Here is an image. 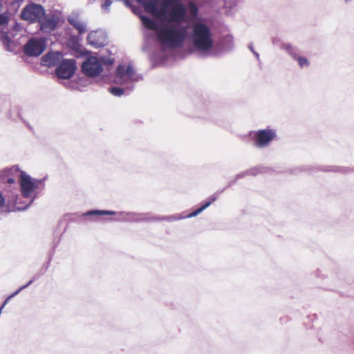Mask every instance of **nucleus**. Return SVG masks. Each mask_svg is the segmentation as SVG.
Here are the masks:
<instances>
[{
    "mask_svg": "<svg viewBox=\"0 0 354 354\" xmlns=\"http://www.w3.org/2000/svg\"><path fill=\"white\" fill-rule=\"evenodd\" d=\"M262 172V168L261 167H253V168H251L248 170H246L245 171H243L240 174H238L236 176V178H235V180L233 181V182H230L229 183V185H231L232 184L234 183L235 181L239 178H243L244 176H248V175H252V176H255L259 173H261Z\"/></svg>",
    "mask_w": 354,
    "mask_h": 354,
    "instance_id": "17",
    "label": "nucleus"
},
{
    "mask_svg": "<svg viewBox=\"0 0 354 354\" xmlns=\"http://www.w3.org/2000/svg\"><path fill=\"white\" fill-rule=\"evenodd\" d=\"M45 14L46 10L41 5L32 3L23 8L21 17L24 20L35 23L38 22Z\"/></svg>",
    "mask_w": 354,
    "mask_h": 354,
    "instance_id": "6",
    "label": "nucleus"
},
{
    "mask_svg": "<svg viewBox=\"0 0 354 354\" xmlns=\"http://www.w3.org/2000/svg\"><path fill=\"white\" fill-rule=\"evenodd\" d=\"M240 1H241V0H235V1H234V4H235V3H238V2H239Z\"/></svg>",
    "mask_w": 354,
    "mask_h": 354,
    "instance_id": "33",
    "label": "nucleus"
},
{
    "mask_svg": "<svg viewBox=\"0 0 354 354\" xmlns=\"http://www.w3.org/2000/svg\"><path fill=\"white\" fill-rule=\"evenodd\" d=\"M122 218L116 219L117 221H140L141 218H138L137 216L134 214L127 213V212H120L118 213Z\"/></svg>",
    "mask_w": 354,
    "mask_h": 354,
    "instance_id": "21",
    "label": "nucleus"
},
{
    "mask_svg": "<svg viewBox=\"0 0 354 354\" xmlns=\"http://www.w3.org/2000/svg\"><path fill=\"white\" fill-rule=\"evenodd\" d=\"M131 9L134 13L137 14L136 10L134 7H132Z\"/></svg>",
    "mask_w": 354,
    "mask_h": 354,
    "instance_id": "32",
    "label": "nucleus"
},
{
    "mask_svg": "<svg viewBox=\"0 0 354 354\" xmlns=\"http://www.w3.org/2000/svg\"><path fill=\"white\" fill-rule=\"evenodd\" d=\"M253 54L255 55V57L259 59V54L255 51H253Z\"/></svg>",
    "mask_w": 354,
    "mask_h": 354,
    "instance_id": "30",
    "label": "nucleus"
},
{
    "mask_svg": "<svg viewBox=\"0 0 354 354\" xmlns=\"http://www.w3.org/2000/svg\"><path fill=\"white\" fill-rule=\"evenodd\" d=\"M77 37H73L71 38L70 42L75 44L77 42Z\"/></svg>",
    "mask_w": 354,
    "mask_h": 354,
    "instance_id": "28",
    "label": "nucleus"
},
{
    "mask_svg": "<svg viewBox=\"0 0 354 354\" xmlns=\"http://www.w3.org/2000/svg\"><path fill=\"white\" fill-rule=\"evenodd\" d=\"M67 21L80 35L84 34L87 31L86 23L82 21L77 14L72 13L68 17Z\"/></svg>",
    "mask_w": 354,
    "mask_h": 354,
    "instance_id": "15",
    "label": "nucleus"
},
{
    "mask_svg": "<svg viewBox=\"0 0 354 354\" xmlns=\"http://www.w3.org/2000/svg\"><path fill=\"white\" fill-rule=\"evenodd\" d=\"M7 182H8V183H10V184H12V183H13L15 182V180H14L13 178H8V179L7 180Z\"/></svg>",
    "mask_w": 354,
    "mask_h": 354,
    "instance_id": "29",
    "label": "nucleus"
},
{
    "mask_svg": "<svg viewBox=\"0 0 354 354\" xmlns=\"http://www.w3.org/2000/svg\"><path fill=\"white\" fill-rule=\"evenodd\" d=\"M76 70L75 60L73 59H63L56 68V74L59 78L70 79Z\"/></svg>",
    "mask_w": 354,
    "mask_h": 354,
    "instance_id": "8",
    "label": "nucleus"
},
{
    "mask_svg": "<svg viewBox=\"0 0 354 354\" xmlns=\"http://www.w3.org/2000/svg\"><path fill=\"white\" fill-rule=\"evenodd\" d=\"M295 59L297 60L298 64L301 68L308 67L310 64L308 60L306 57H299V55Z\"/></svg>",
    "mask_w": 354,
    "mask_h": 354,
    "instance_id": "23",
    "label": "nucleus"
},
{
    "mask_svg": "<svg viewBox=\"0 0 354 354\" xmlns=\"http://www.w3.org/2000/svg\"><path fill=\"white\" fill-rule=\"evenodd\" d=\"M249 48H250V50L252 53H253V51H254L252 45H250V46H249Z\"/></svg>",
    "mask_w": 354,
    "mask_h": 354,
    "instance_id": "31",
    "label": "nucleus"
},
{
    "mask_svg": "<svg viewBox=\"0 0 354 354\" xmlns=\"http://www.w3.org/2000/svg\"><path fill=\"white\" fill-rule=\"evenodd\" d=\"M187 6L190 15L192 17H196L198 11L196 5L194 2L191 1L188 3Z\"/></svg>",
    "mask_w": 354,
    "mask_h": 354,
    "instance_id": "22",
    "label": "nucleus"
},
{
    "mask_svg": "<svg viewBox=\"0 0 354 354\" xmlns=\"http://www.w3.org/2000/svg\"><path fill=\"white\" fill-rule=\"evenodd\" d=\"M63 59L62 54L60 52L48 53L41 57V64L44 66L51 67L58 65Z\"/></svg>",
    "mask_w": 354,
    "mask_h": 354,
    "instance_id": "16",
    "label": "nucleus"
},
{
    "mask_svg": "<svg viewBox=\"0 0 354 354\" xmlns=\"http://www.w3.org/2000/svg\"><path fill=\"white\" fill-rule=\"evenodd\" d=\"M117 213L109 210H91L84 214V216H102V215H115Z\"/></svg>",
    "mask_w": 354,
    "mask_h": 354,
    "instance_id": "19",
    "label": "nucleus"
},
{
    "mask_svg": "<svg viewBox=\"0 0 354 354\" xmlns=\"http://www.w3.org/2000/svg\"><path fill=\"white\" fill-rule=\"evenodd\" d=\"M33 282V280H30L29 281L28 283H26V284H25L24 286H21L20 288H19L16 292H15L14 293H12V295H10V297H13L15 296H16L17 294H19V292L20 291H21L22 290L25 289L26 288L28 287Z\"/></svg>",
    "mask_w": 354,
    "mask_h": 354,
    "instance_id": "25",
    "label": "nucleus"
},
{
    "mask_svg": "<svg viewBox=\"0 0 354 354\" xmlns=\"http://www.w3.org/2000/svg\"><path fill=\"white\" fill-rule=\"evenodd\" d=\"M9 17L7 14H0V39L5 48L8 51H12L14 48V43L12 38L15 33L19 29L20 26L17 24L11 26V29L8 28Z\"/></svg>",
    "mask_w": 354,
    "mask_h": 354,
    "instance_id": "4",
    "label": "nucleus"
},
{
    "mask_svg": "<svg viewBox=\"0 0 354 354\" xmlns=\"http://www.w3.org/2000/svg\"><path fill=\"white\" fill-rule=\"evenodd\" d=\"M162 20L167 24L160 26L156 21L140 16L145 28L155 30L160 43L174 48L180 46L189 36V26L183 23L186 21L187 8L179 0H162L160 4Z\"/></svg>",
    "mask_w": 354,
    "mask_h": 354,
    "instance_id": "1",
    "label": "nucleus"
},
{
    "mask_svg": "<svg viewBox=\"0 0 354 354\" xmlns=\"http://www.w3.org/2000/svg\"><path fill=\"white\" fill-rule=\"evenodd\" d=\"M142 4L147 12L151 14L156 18L162 20V14L160 13V6L158 7L159 0H138Z\"/></svg>",
    "mask_w": 354,
    "mask_h": 354,
    "instance_id": "14",
    "label": "nucleus"
},
{
    "mask_svg": "<svg viewBox=\"0 0 354 354\" xmlns=\"http://www.w3.org/2000/svg\"><path fill=\"white\" fill-rule=\"evenodd\" d=\"M281 48L288 53L293 59H296L299 55L297 49L289 44H283Z\"/></svg>",
    "mask_w": 354,
    "mask_h": 354,
    "instance_id": "18",
    "label": "nucleus"
},
{
    "mask_svg": "<svg viewBox=\"0 0 354 354\" xmlns=\"http://www.w3.org/2000/svg\"><path fill=\"white\" fill-rule=\"evenodd\" d=\"M277 133L274 129H261L255 132L254 136V145L258 148H265L267 147L275 138Z\"/></svg>",
    "mask_w": 354,
    "mask_h": 354,
    "instance_id": "7",
    "label": "nucleus"
},
{
    "mask_svg": "<svg viewBox=\"0 0 354 354\" xmlns=\"http://www.w3.org/2000/svg\"><path fill=\"white\" fill-rule=\"evenodd\" d=\"M33 282V280H30L29 281L28 283H26V284H25L24 286H21L20 288H19L16 292H15L14 293H12V295H10V297H13L15 296H16L17 294H19V292L20 291H21L22 290L25 289L26 288L28 287Z\"/></svg>",
    "mask_w": 354,
    "mask_h": 354,
    "instance_id": "26",
    "label": "nucleus"
},
{
    "mask_svg": "<svg viewBox=\"0 0 354 354\" xmlns=\"http://www.w3.org/2000/svg\"><path fill=\"white\" fill-rule=\"evenodd\" d=\"M44 180H38L31 178L25 172H21L20 175V187L22 196L26 198H30L29 203L23 207H19V209H26L32 203L35 196L32 197L33 192L39 188L40 185H43Z\"/></svg>",
    "mask_w": 354,
    "mask_h": 354,
    "instance_id": "5",
    "label": "nucleus"
},
{
    "mask_svg": "<svg viewBox=\"0 0 354 354\" xmlns=\"http://www.w3.org/2000/svg\"><path fill=\"white\" fill-rule=\"evenodd\" d=\"M109 91L112 95L116 97H120L123 94H129L130 93L125 89L124 86L122 88L113 86L109 88Z\"/></svg>",
    "mask_w": 354,
    "mask_h": 354,
    "instance_id": "20",
    "label": "nucleus"
},
{
    "mask_svg": "<svg viewBox=\"0 0 354 354\" xmlns=\"http://www.w3.org/2000/svg\"><path fill=\"white\" fill-rule=\"evenodd\" d=\"M82 70L88 77L99 76L102 71V62L96 57H90L82 64Z\"/></svg>",
    "mask_w": 354,
    "mask_h": 354,
    "instance_id": "9",
    "label": "nucleus"
},
{
    "mask_svg": "<svg viewBox=\"0 0 354 354\" xmlns=\"http://www.w3.org/2000/svg\"><path fill=\"white\" fill-rule=\"evenodd\" d=\"M113 0H104V2L102 3L101 8L105 12L109 11V8L112 4Z\"/></svg>",
    "mask_w": 354,
    "mask_h": 354,
    "instance_id": "24",
    "label": "nucleus"
},
{
    "mask_svg": "<svg viewBox=\"0 0 354 354\" xmlns=\"http://www.w3.org/2000/svg\"><path fill=\"white\" fill-rule=\"evenodd\" d=\"M59 22V17L54 14H45L38 21L39 29L44 33H50L55 30Z\"/></svg>",
    "mask_w": 354,
    "mask_h": 354,
    "instance_id": "11",
    "label": "nucleus"
},
{
    "mask_svg": "<svg viewBox=\"0 0 354 354\" xmlns=\"http://www.w3.org/2000/svg\"><path fill=\"white\" fill-rule=\"evenodd\" d=\"M189 40L194 52L201 57H208L216 55L213 50L214 34L205 24L198 21L192 25Z\"/></svg>",
    "mask_w": 354,
    "mask_h": 354,
    "instance_id": "2",
    "label": "nucleus"
},
{
    "mask_svg": "<svg viewBox=\"0 0 354 354\" xmlns=\"http://www.w3.org/2000/svg\"><path fill=\"white\" fill-rule=\"evenodd\" d=\"M142 80V75L137 73L131 65H119L114 77L115 83L124 86L129 92H131L136 83Z\"/></svg>",
    "mask_w": 354,
    "mask_h": 354,
    "instance_id": "3",
    "label": "nucleus"
},
{
    "mask_svg": "<svg viewBox=\"0 0 354 354\" xmlns=\"http://www.w3.org/2000/svg\"><path fill=\"white\" fill-rule=\"evenodd\" d=\"M112 63H113V61H112V60L109 61V62H108V64H111Z\"/></svg>",
    "mask_w": 354,
    "mask_h": 354,
    "instance_id": "34",
    "label": "nucleus"
},
{
    "mask_svg": "<svg viewBox=\"0 0 354 354\" xmlns=\"http://www.w3.org/2000/svg\"><path fill=\"white\" fill-rule=\"evenodd\" d=\"M88 44L95 48H98L106 45V36L102 30L91 31L87 36Z\"/></svg>",
    "mask_w": 354,
    "mask_h": 354,
    "instance_id": "12",
    "label": "nucleus"
},
{
    "mask_svg": "<svg viewBox=\"0 0 354 354\" xmlns=\"http://www.w3.org/2000/svg\"><path fill=\"white\" fill-rule=\"evenodd\" d=\"M46 48V41L41 38H32L24 46L26 55L32 57L40 55Z\"/></svg>",
    "mask_w": 354,
    "mask_h": 354,
    "instance_id": "10",
    "label": "nucleus"
},
{
    "mask_svg": "<svg viewBox=\"0 0 354 354\" xmlns=\"http://www.w3.org/2000/svg\"><path fill=\"white\" fill-rule=\"evenodd\" d=\"M219 194H220V192H216V193L214 194L213 195H212L209 198L208 201L204 205H203L200 208H198L195 211L191 212L186 216L181 217V216H179L177 215H173V216H169L168 217H165V219H166L169 221H174L180 220V219H182L184 218H192V217L196 216L197 215L201 214L203 211H204L206 208L209 207L213 202L216 201L218 197Z\"/></svg>",
    "mask_w": 354,
    "mask_h": 354,
    "instance_id": "13",
    "label": "nucleus"
},
{
    "mask_svg": "<svg viewBox=\"0 0 354 354\" xmlns=\"http://www.w3.org/2000/svg\"><path fill=\"white\" fill-rule=\"evenodd\" d=\"M4 203V198L1 194L0 193V206H1Z\"/></svg>",
    "mask_w": 354,
    "mask_h": 354,
    "instance_id": "27",
    "label": "nucleus"
}]
</instances>
